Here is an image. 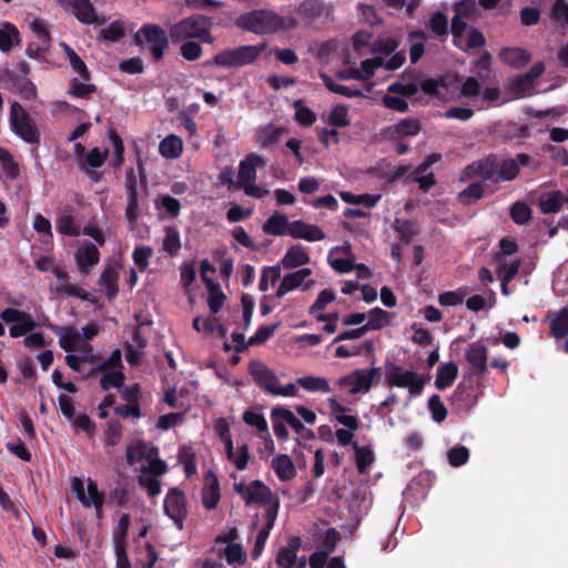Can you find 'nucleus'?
Listing matches in <instances>:
<instances>
[{
  "mask_svg": "<svg viewBox=\"0 0 568 568\" xmlns=\"http://www.w3.org/2000/svg\"><path fill=\"white\" fill-rule=\"evenodd\" d=\"M266 44H245L235 48H229L217 52L211 60L205 62V65L220 67L225 69H239L245 65L253 64L262 52L265 50Z\"/></svg>",
  "mask_w": 568,
  "mask_h": 568,
  "instance_id": "nucleus-1",
  "label": "nucleus"
},
{
  "mask_svg": "<svg viewBox=\"0 0 568 568\" xmlns=\"http://www.w3.org/2000/svg\"><path fill=\"white\" fill-rule=\"evenodd\" d=\"M284 18L271 10H253L242 14L239 19V26L256 34L274 33L284 28Z\"/></svg>",
  "mask_w": 568,
  "mask_h": 568,
  "instance_id": "nucleus-2",
  "label": "nucleus"
},
{
  "mask_svg": "<svg viewBox=\"0 0 568 568\" xmlns=\"http://www.w3.org/2000/svg\"><path fill=\"white\" fill-rule=\"evenodd\" d=\"M133 41L139 47H146L155 62L164 58L169 47V37L165 30L154 23H144L133 34Z\"/></svg>",
  "mask_w": 568,
  "mask_h": 568,
  "instance_id": "nucleus-3",
  "label": "nucleus"
},
{
  "mask_svg": "<svg viewBox=\"0 0 568 568\" xmlns=\"http://www.w3.org/2000/svg\"><path fill=\"white\" fill-rule=\"evenodd\" d=\"M9 121L11 130L29 144L40 143V131L36 121L26 111V109L17 101L10 105Z\"/></svg>",
  "mask_w": 568,
  "mask_h": 568,
  "instance_id": "nucleus-4",
  "label": "nucleus"
},
{
  "mask_svg": "<svg viewBox=\"0 0 568 568\" xmlns=\"http://www.w3.org/2000/svg\"><path fill=\"white\" fill-rule=\"evenodd\" d=\"M386 382L392 387L408 388L409 393L414 396L419 395L425 385L423 377L418 373L412 369L404 371L394 363L386 364Z\"/></svg>",
  "mask_w": 568,
  "mask_h": 568,
  "instance_id": "nucleus-5",
  "label": "nucleus"
},
{
  "mask_svg": "<svg viewBox=\"0 0 568 568\" xmlns=\"http://www.w3.org/2000/svg\"><path fill=\"white\" fill-rule=\"evenodd\" d=\"M0 318L6 324H11L9 334L12 338L27 335L37 327V323L30 313L13 307H7L0 313Z\"/></svg>",
  "mask_w": 568,
  "mask_h": 568,
  "instance_id": "nucleus-6",
  "label": "nucleus"
},
{
  "mask_svg": "<svg viewBox=\"0 0 568 568\" xmlns=\"http://www.w3.org/2000/svg\"><path fill=\"white\" fill-rule=\"evenodd\" d=\"M333 7L323 0H304L296 9L298 17L307 24L323 26L332 17Z\"/></svg>",
  "mask_w": 568,
  "mask_h": 568,
  "instance_id": "nucleus-7",
  "label": "nucleus"
},
{
  "mask_svg": "<svg viewBox=\"0 0 568 568\" xmlns=\"http://www.w3.org/2000/svg\"><path fill=\"white\" fill-rule=\"evenodd\" d=\"M379 374V368L372 367L369 369L358 368L351 374L342 376L337 384L341 387H348L352 395L367 393L373 385L374 378Z\"/></svg>",
  "mask_w": 568,
  "mask_h": 568,
  "instance_id": "nucleus-8",
  "label": "nucleus"
},
{
  "mask_svg": "<svg viewBox=\"0 0 568 568\" xmlns=\"http://www.w3.org/2000/svg\"><path fill=\"white\" fill-rule=\"evenodd\" d=\"M165 515L172 519L179 529H183V521L187 516L186 496L178 487L169 488L163 504Z\"/></svg>",
  "mask_w": 568,
  "mask_h": 568,
  "instance_id": "nucleus-9",
  "label": "nucleus"
},
{
  "mask_svg": "<svg viewBox=\"0 0 568 568\" xmlns=\"http://www.w3.org/2000/svg\"><path fill=\"white\" fill-rule=\"evenodd\" d=\"M209 18L204 16H192L176 22L170 28V37L173 42H184L189 39L201 37Z\"/></svg>",
  "mask_w": 568,
  "mask_h": 568,
  "instance_id": "nucleus-10",
  "label": "nucleus"
},
{
  "mask_svg": "<svg viewBox=\"0 0 568 568\" xmlns=\"http://www.w3.org/2000/svg\"><path fill=\"white\" fill-rule=\"evenodd\" d=\"M498 155L490 153L479 160L468 164L464 173L467 179H481L496 182L497 179Z\"/></svg>",
  "mask_w": 568,
  "mask_h": 568,
  "instance_id": "nucleus-11",
  "label": "nucleus"
},
{
  "mask_svg": "<svg viewBox=\"0 0 568 568\" xmlns=\"http://www.w3.org/2000/svg\"><path fill=\"white\" fill-rule=\"evenodd\" d=\"M125 191L128 204L125 207V219L130 223H135L140 216L138 178L133 168L125 171Z\"/></svg>",
  "mask_w": 568,
  "mask_h": 568,
  "instance_id": "nucleus-12",
  "label": "nucleus"
},
{
  "mask_svg": "<svg viewBox=\"0 0 568 568\" xmlns=\"http://www.w3.org/2000/svg\"><path fill=\"white\" fill-rule=\"evenodd\" d=\"M422 130L417 119H403L396 124L386 126L383 130L385 139L390 141L403 140L409 136H416Z\"/></svg>",
  "mask_w": 568,
  "mask_h": 568,
  "instance_id": "nucleus-13",
  "label": "nucleus"
},
{
  "mask_svg": "<svg viewBox=\"0 0 568 568\" xmlns=\"http://www.w3.org/2000/svg\"><path fill=\"white\" fill-rule=\"evenodd\" d=\"M250 373L260 388L274 395L280 381L266 365L260 362H253L250 367Z\"/></svg>",
  "mask_w": 568,
  "mask_h": 568,
  "instance_id": "nucleus-14",
  "label": "nucleus"
},
{
  "mask_svg": "<svg viewBox=\"0 0 568 568\" xmlns=\"http://www.w3.org/2000/svg\"><path fill=\"white\" fill-rule=\"evenodd\" d=\"M278 508H280L278 500H275L273 505L268 506L265 509V514H264L265 524L257 532L255 544L253 547V551H252V555L254 557H258L261 555V552L263 551L265 544L267 541V538L270 536V532L274 527V523H275L277 514H278Z\"/></svg>",
  "mask_w": 568,
  "mask_h": 568,
  "instance_id": "nucleus-15",
  "label": "nucleus"
},
{
  "mask_svg": "<svg viewBox=\"0 0 568 568\" xmlns=\"http://www.w3.org/2000/svg\"><path fill=\"white\" fill-rule=\"evenodd\" d=\"M465 357L471 367L473 375L480 376L486 372L488 348L481 342L470 344L466 351Z\"/></svg>",
  "mask_w": 568,
  "mask_h": 568,
  "instance_id": "nucleus-16",
  "label": "nucleus"
},
{
  "mask_svg": "<svg viewBox=\"0 0 568 568\" xmlns=\"http://www.w3.org/2000/svg\"><path fill=\"white\" fill-rule=\"evenodd\" d=\"M265 159L262 155L251 153L239 164V185L240 187L254 183L256 180V166H263Z\"/></svg>",
  "mask_w": 568,
  "mask_h": 568,
  "instance_id": "nucleus-17",
  "label": "nucleus"
},
{
  "mask_svg": "<svg viewBox=\"0 0 568 568\" xmlns=\"http://www.w3.org/2000/svg\"><path fill=\"white\" fill-rule=\"evenodd\" d=\"M288 234L294 239H302L308 242L322 241L325 239L323 230L304 221L297 220L290 224Z\"/></svg>",
  "mask_w": 568,
  "mask_h": 568,
  "instance_id": "nucleus-18",
  "label": "nucleus"
},
{
  "mask_svg": "<svg viewBox=\"0 0 568 568\" xmlns=\"http://www.w3.org/2000/svg\"><path fill=\"white\" fill-rule=\"evenodd\" d=\"M74 258L79 271L88 274L100 262V252L93 243L87 242L75 252Z\"/></svg>",
  "mask_w": 568,
  "mask_h": 568,
  "instance_id": "nucleus-19",
  "label": "nucleus"
},
{
  "mask_svg": "<svg viewBox=\"0 0 568 568\" xmlns=\"http://www.w3.org/2000/svg\"><path fill=\"white\" fill-rule=\"evenodd\" d=\"M220 484L217 477L212 470L205 475V483L202 489V503L204 508L211 510L216 508L220 501Z\"/></svg>",
  "mask_w": 568,
  "mask_h": 568,
  "instance_id": "nucleus-20",
  "label": "nucleus"
},
{
  "mask_svg": "<svg viewBox=\"0 0 568 568\" xmlns=\"http://www.w3.org/2000/svg\"><path fill=\"white\" fill-rule=\"evenodd\" d=\"M499 59L510 68L521 69L530 61L531 55L526 49L505 47L499 51Z\"/></svg>",
  "mask_w": 568,
  "mask_h": 568,
  "instance_id": "nucleus-21",
  "label": "nucleus"
},
{
  "mask_svg": "<svg viewBox=\"0 0 568 568\" xmlns=\"http://www.w3.org/2000/svg\"><path fill=\"white\" fill-rule=\"evenodd\" d=\"M273 493L262 480H253L250 484V489L247 496H245V504H260L266 506V508L274 503H272Z\"/></svg>",
  "mask_w": 568,
  "mask_h": 568,
  "instance_id": "nucleus-22",
  "label": "nucleus"
},
{
  "mask_svg": "<svg viewBox=\"0 0 568 568\" xmlns=\"http://www.w3.org/2000/svg\"><path fill=\"white\" fill-rule=\"evenodd\" d=\"M49 327L59 335V345L60 347L68 352L78 351V345L81 341V334L79 331L72 326L63 328L61 326L50 324Z\"/></svg>",
  "mask_w": 568,
  "mask_h": 568,
  "instance_id": "nucleus-23",
  "label": "nucleus"
},
{
  "mask_svg": "<svg viewBox=\"0 0 568 568\" xmlns=\"http://www.w3.org/2000/svg\"><path fill=\"white\" fill-rule=\"evenodd\" d=\"M72 13L84 24L99 22L97 11L90 0H68Z\"/></svg>",
  "mask_w": 568,
  "mask_h": 568,
  "instance_id": "nucleus-24",
  "label": "nucleus"
},
{
  "mask_svg": "<svg viewBox=\"0 0 568 568\" xmlns=\"http://www.w3.org/2000/svg\"><path fill=\"white\" fill-rule=\"evenodd\" d=\"M156 455H159L158 448L149 446L143 440H136L134 444L128 445L125 457L126 463L133 466L142 459H148Z\"/></svg>",
  "mask_w": 568,
  "mask_h": 568,
  "instance_id": "nucleus-25",
  "label": "nucleus"
},
{
  "mask_svg": "<svg viewBox=\"0 0 568 568\" xmlns=\"http://www.w3.org/2000/svg\"><path fill=\"white\" fill-rule=\"evenodd\" d=\"M545 322H549L550 332L555 338H564L568 335V307H562L557 313L549 312Z\"/></svg>",
  "mask_w": 568,
  "mask_h": 568,
  "instance_id": "nucleus-26",
  "label": "nucleus"
},
{
  "mask_svg": "<svg viewBox=\"0 0 568 568\" xmlns=\"http://www.w3.org/2000/svg\"><path fill=\"white\" fill-rule=\"evenodd\" d=\"M310 254L301 244L290 246L281 260V264L285 268H296L310 263Z\"/></svg>",
  "mask_w": 568,
  "mask_h": 568,
  "instance_id": "nucleus-27",
  "label": "nucleus"
},
{
  "mask_svg": "<svg viewBox=\"0 0 568 568\" xmlns=\"http://www.w3.org/2000/svg\"><path fill=\"white\" fill-rule=\"evenodd\" d=\"M272 468L282 481L292 480L296 476V469L292 458L286 454H280L272 460Z\"/></svg>",
  "mask_w": 568,
  "mask_h": 568,
  "instance_id": "nucleus-28",
  "label": "nucleus"
},
{
  "mask_svg": "<svg viewBox=\"0 0 568 568\" xmlns=\"http://www.w3.org/2000/svg\"><path fill=\"white\" fill-rule=\"evenodd\" d=\"M495 133L504 141H514L516 139H525L529 136V125H517L515 122L498 124Z\"/></svg>",
  "mask_w": 568,
  "mask_h": 568,
  "instance_id": "nucleus-29",
  "label": "nucleus"
},
{
  "mask_svg": "<svg viewBox=\"0 0 568 568\" xmlns=\"http://www.w3.org/2000/svg\"><path fill=\"white\" fill-rule=\"evenodd\" d=\"M313 284L314 280H308L304 283L295 272L288 273L284 275V277L282 278L275 296L277 298H282L288 292L296 290L300 286H303V291H308L313 286Z\"/></svg>",
  "mask_w": 568,
  "mask_h": 568,
  "instance_id": "nucleus-30",
  "label": "nucleus"
},
{
  "mask_svg": "<svg viewBox=\"0 0 568 568\" xmlns=\"http://www.w3.org/2000/svg\"><path fill=\"white\" fill-rule=\"evenodd\" d=\"M458 375V366L454 362H447L442 364L437 368L435 386L439 390H444L457 378Z\"/></svg>",
  "mask_w": 568,
  "mask_h": 568,
  "instance_id": "nucleus-31",
  "label": "nucleus"
},
{
  "mask_svg": "<svg viewBox=\"0 0 568 568\" xmlns=\"http://www.w3.org/2000/svg\"><path fill=\"white\" fill-rule=\"evenodd\" d=\"M302 545L300 537L290 539L288 545L282 548L276 557V564L281 568H292L296 560V554Z\"/></svg>",
  "mask_w": 568,
  "mask_h": 568,
  "instance_id": "nucleus-32",
  "label": "nucleus"
},
{
  "mask_svg": "<svg viewBox=\"0 0 568 568\" xmlns=\"http://www.w3.org/2000/svg\"><path fill=\"white\" fill-rule=\"evenodd\" d=\"M290 222L284 214L278 212L273 213L263 224L262 230L264 233L273 236H282L288 233Z\"/></svg>",
  "mask_w": 568,
  "mask_h": 568,
  "instance_id": "nucleus-33",
  "label": "nucleus"
},
{
  "mask_svg": "<svg viewBox=\"0 0 568 568\" xmlns=\"http://www.w3.org/2000/svg\"><path fill=\"white\" fill-rule=\"evenodd\" d=\"M520 172L517 161L513 158L500 159L498 156L496 183L515 180Z\"/></svg>",
  "mask_w": 568,
  "mask_h": 568,
  "instance_id": "nucleus-34",
  "label": "nucleus"
},
{
  "mask_svg": "<svg viewBox=\"0 0 568 568\" xmlns=\"http://www.w3.org/2000/svg\"><path fill=\"white\" fill-rule=\"evenodd\" d=\"M159 151L166 159H178L183 151L182 139L174 134L168 135L160 142Z\"/></svg>",
  "mask_w": 568,
  "mask_h": 568,
  "instance_id": "nucleus-35",
  "label": "nucleus"
},
{
  "mask_svg": "<svg viewBox=\"0 0 568 568\" xmlns=\"http://www.w3.org/2000/svg\"><path fill=\"white\" fill-rule=\"evenodd\" d=\"M118 272L114 266H108L103 270L99 278V285L105 287V295L109 300L114 298L118 295Z\"/></svg>",
  "mask_w": 568,
  "mask_h": 568,
  "instance_id": "nucleus-36",
  "label": "nucleus"
},
{
  "mask_svg": "<svg viewBox=\"0 0 568 568\" xmlns=\"http://www.w3.org/2000/svg\"><path fill=\"white\" fill-rule=\"evenodd\" d=\"M320 78L322 79V81L325 84V87L327 88V90L333 93H337V94H341L346 98H363V97H365L364 93L359 89L338 84L328 74H326L324 72L320 73Z\"/></svg>",
  "mask_w": 568,
  "mask_h": 568,
  "instance_id": "nucleus-37",
  "label": "nucleus"
},
{
  "mask_svg": "<svg viewBox=\"0 0 568 568\" xmlns=\"http://www.w3.org/2000/svg\"><path fill=\"white\" fill-rule=\"evenodd\" d=\"M109 158V150L105 149L104 151H101L99 148H93L90 151H88L84 156H82V160H80V163L78 164L79 170H84L90 168H101L106 159Z\"/></svg>",
  "mask_w": 568,
  "mask_h": 568,
  "instance_id": "nucleus-38",
  "label": "nucleus"
},
{
  "mask_svg": "<svg viewBox=\"0 0 568 568\" xmlns=\"http://www.w3.org/2000/svg\"><path fill=\"white\" fill-rule=\"evenodd\" d=\"M20 42V32L18 28L10 23L6 22L0 29V50L2 52H9L14 43Z\"/></svg>",
  "mask_w": 568,
  "mask_h": 568,
  "instance_id": "nucleus-39",
  "label": "nucleus"
},
{
  "mask_svg": "<svg viewBox=\"0 0 568 568\" xmlns=\"http://www.w3.org/2000/svg\"><path fill=\"white\" fill-rule=\"evenodd\" d=\"M297 385L307 392L329 393L331 387L325 377L307 375L296 379Z\"/></svg>",
  "mask_w": 568,
  "mask_h": 568,
  "instance_id": "nucleus-40",
  "label": "nucleus"
},
{
  "mask_svg": "<svg viewBox=\"0 0 568 568\" xmlns=\"http://www.w3.org/2000/svg\"><path fill=\"white\" fill-rule=\"evenodd\" d=\"M366 318H368L367 323L364 324L368 332L381 329L384 326L388 325L390 314L387 311H384L381 307H374L366 313Z\"/></svg>",
  "mask_w": 568,
  "mask_h": 568,
  "instance_id": "nucleus-41",
  "label": "nucleus"
},
{
  "mask_svg": "<svg viewBox=\"0 0 568 568\" xmlns=\"http://www.w3.org/2000/svg\"><path fill=\"white\" fill-rule=\"evenodd\" d=\"M131 524V515L122 514L113 530L114 549L126 548L128 531Z\"/></svg>",
  "mask_w": 568,
  "mask_h": 568,
  "instance_id": "nucleus-42",
  "label": "nucleus"
},
{
  "mask_svg": "<svg viewBox=\"0 0 568 568\" xmlns=\"http://www.w3.org/2000/svg\"><path fill=\"white\" fill-rule=\"evenodd\" d=\"M565 201V195L561 191H555L541 199L539 206L544 214L557 213L561 210Z\"/></svg>",
  "mask_w": 568,
  "mask_h": 568,
  "instance_id": "nucleus-43",
  "label": "nucleus"
},
{
  "mask_svg": "<svg viewBox=\"0 0 568 568\" xmlns=\"http://www.w3.org/2000/svg\"><path fill=\"white\" fill-rule=\"evenodd\" d=\"M353 448L357 470L359 474H365L375 460L374 454L371 449L358 446L357 443H353Z\"/></svg>",
  "mask_w": 568,
  "mask_h": 568,
  "instance_id": "nucleus-44",
  "label": "nucleus"
},
{
  "mask_svg": "<svg viewBox=\"0 0 568 568\" xmlns=\"http://www.w3.org/2000/svg\"><path fill=\"white\" fill-rule=\"evenodd\" d=\"M57 230L59 233L71 237L80 235V225L71 214H62L57 219Z\"/></svg>",
  "mask_w": 568,
  "mask_h": 568,
  "instance_id": "nucleus-45",
  "label": "nucleus"
},
{
  "mask_svg": "<svg viewBox=\"0 0 568 568\" xmlns=\"http://www.w3.org/2000/svg\"><path fill=\"white\" fill-rule=\"evenodd\" d=\"M484 196V186L480 182L469 184L458 193V201L464 205H470Z\"/></svg>",
  "mask_w": 568,
  "mask_h": 568,
  "instance_id": "nucleus-46",
  "label": "nucleus"
},
{
  "mask_svg": "<svg viewBox=\"0 0 568 568\" xmlns=\"http://www.w3.org/2000/svg\"><path fill=\"white\" fill-rule=\"evenodd\" d=\"M125 36V29L122 21H113L106 28L99 32V39L106 42H118Z\"/></svg>",
  "mask_w": 568,
  "mask_h": 568,
  "instance_id": "nucleus-47",
  "label": "nucleus"
},
{
  "mask_svg": "<svg viewBox=\"0 0 568 568\" xmlns=\"http://www.w3.org/2000/svg\"><path fill=\"white\" fill-rule=\"evenodd\" d=\"M125 375L121 369L106 371L100 378V386L103 390H109L111 387L120 388L123 386Z\"/></svg>",
  "mask_w": 568,
  "mask_h": 568,
  "instance_id": "nucleus-48",
  "label": "nucleus"
},
{
  "mask_svg": "<svg viewBox=\"0 0 568 568\" xmlns=\"http://www.w3.org/2000/svg\"><path fill=\"white\" fill-rule=\"evenodd\" d=\"M179 462L184 467L186 478L192 477L196 473L195 454L191 447L182 446L179 449Z\"/></svg>",
  "mask_w": 568,
  "mask_h": 568,
  "instance_id": "nucleus-49",
  "label": "nucleus"
},
{
  "mask_svg": "<svg viewBox=\"0 0 568 568\" xmlns=\"http://www.w3.org/2000/svg\"><path fill=\"white\" fill-rule=\"evenodd\" d=\"M486 44V38L481 31L476 28H470L466 38V42L459 41V45H456L464 52L471 49L483 48Z\"/></svg>",
  "mask_w": 568,
  "mask_h": 568,
  "instance_id": "nucleus-50",
  "label": "nucleus"
},
{
  "mask_svg": "<svg viewBox=\"0 0 568 568\" xmlns=\"http://www.w3.org/2000/svg\"><path fill=\"white\" fill-rule=\"evenodd\" d=\"M181 248L180 233L174 226L165 227V237L163 240V250L174 256Z\"/></svg>",
  "mask_w": 568,
  "mask_h": 568,
  "instance_id": "nucleus-51",
  "label": "nucleus"
},
{
  "mask_svg": "<svg viewBox=\"0 0 568 568\" xmlns=\"http://www.w3.org/2000/svg\"><path fill=\"white\" fill-rule=\"evenodd\" d=\"M328 123L334 128H346L351 124L348 108L344 104L335 105L328 114Z\"/></svg>",
  "mask_w": 568,
  "mask_h": 568,
  "instance_id": "nucleus-52",
  "label": "nucleus"
},
{
  "mask_svg": "<svg viewBox=\"0 0 568 568\" xmlns=\"http://www.w3.org/2000/svg\"><path fill=\"white\" fill-rule=\"evenodd\" d=\"M0 163L6 175L10 180H16L20 174L19 165L14 162L11 153L0 146Z\"/></svg>",
  "mask_w": 568,
  "mask_h": 568,
  "instance_id": "nucleus-53",
  "label": "nucleus"
},
{
  "mask_svg": "<svg viewBox=\"0 0 568 568\" xmlns=\"http://www.w3.org/2000/svg\"><path fill=\"white\" fill-rule=\"evenodd\" d=\"M510 217L516 224L524 225L531 219V209L525 202H515L510 207Z\"/></svg>",
  "mask_w": 568,
  "mask_h": 568,
  "instance_id": "nucleus-54",
  "label": "nucleus"
},
{
  "mask_svg": "<svg viewBox=\"0 0 568 568\" xmlns=\"http://www.w3.org/2000/svg\"><path fill=\"white\" fill-rule=\"evenodd\" d=\"M97 91H98V87L95 84L83 83V82L79 81L78 79H73L71 81L70 88L68 90V94L75 97V98L87 99L92 93H95Z\"/></svg>",
  "mask_w": 568,
  "mask_h": 568,
  "instance_id": "nucleus-55",
  "label": "nucleus"
},
{
  "mask_svg": "<svg viewBox=\"0 0 568 568\" xmlns=\"http://www.w3.org/2000/svg\"><path fill=\"white\" fill-rule=\"evenodd\" d=\"M281 277V267L278 265L274 266H265L262 270L258 290L261 292H266L268 290V282L274 285Z\"/></svg>",
  "mask_w": 568,
  "mask_h": 568,
  "instance_id": "nucleus-56",
  "label": "nucleus"
},
{
  "mask_svg": "<svg viewBox=\"0 0 568 568\" xmlns=\"http://www.w3.org/2000/svg\"><path fill=\"white\" fill-rule=\"evenodd\" d=\"M13 84L23 99L34 100L37 98V87L28 77H16Z\"/></svg>",
  "mask_w": 568,
  "mask_h": 568,
  "instance_id": "nucleus-57",
  "label": "nucleus"
},
{
  "mask_svg": "<svg viewBox=\"0 0 568 568\" xmlns=\"http://www.w3.org/2000/svg\"><path fill=\"white\" fill-rule=\"evenodd\" d=\"M428 409L430 412L432 418L436 423H442L447 417V409L443 404L439 395L434 394L428 399Z\"/></svg>",
  "mask_w": 568,
  "mask_h": 568,
  "instance_id": "nucleus-58",
  "label": "nucleus"
},
{
  "mask_svg": "<svg viewBox=\"0 0 568 568\" xmlns=\"http://www.w3.org/2000/svg\"><path fill=\"white\" fill-rule=\"evenodd\" d=\"M109 139L114 151V159L111 164L113 168H118L124 162V145L121 136L114 130L109 131Z\"/></svg>",
  "mask_w": 568,
  "mask_h": 568,
  "instance_id": "nucleus-59",
  "label": "nucleus"
},
{
  "mask_svg": "<svg viewBox=\"0 0 568 568\" xmlns=\"http://www.w3.org/2000/svg\"><path fill=\"white\" fill-rule=\"evenodd\" d=\"M295 120L304 126H310L316 121V114L302 104V101L295 102Z\"/></svg>",
  "mask_w": 568,
  "mask_h": 568,
  "instance_id": "nucleus-60",
  "label": "nucleus"
},
{
  "mask_svg": "<svg viewBox=\"0 0 568 568\" xmlns=\"http://www.w3.org/2000/svg\"><path fill=\"white\" fill-rule=\"evenodd\" d=\"M223 556L229 565H242L246 559V556L240 544H229L224 549Z\"/></svg>",
  "mask_w": 568,
  "mask_h": 568,
  "instance_id": "nucleus-61",
  "label": "nucleus"
},
{
  "mask_svg": "<svg viewBox=\"0 0 568 568\" xmlns=\"http://www.w3.org/2000/svg\"><path fill=\"white\" fill-rule=\"evenodd\" d=\"M429 27L433 33L438 37L447 36L448 33V21L442 11H436L432 16L429 20Z\"/></svg>",
  "mask_w": 568,
  "mask_h": 568,
  "instance_id": "nucleus-62",
  "label": "nucleus"
},
{
  "mask_svg": "<svg viewBox=\"0 0 568 568\" xmlns=\"http://www.w3.org/2000/svg\"><path fill=\"white\" fill-rule=\"evenodd\" d=\"M105 445L116 446L122 438V425L118 420H111L106 424V430L104 434Z\"/></svg>",
  "mask_w": 568,
  "mask_h": 568,
  "instance_id": "nucleus-63",
  "label": "nucleus"
},
{
  "mask_svg": "<svg viewBox=\"0 0 568 568\" xmlns=\"http://www.w3.org/2000/svg\"><path fill=\"white\" fill-rule=\"evenodd\" d=\"M550 18L556 22L568 24V3L565 0H555L551 6Z\"/></svg>",
  "mask_w": 568,
  "mask_h": 568,
  "instance_id": "nucleus-64",
  "label": "nucleus"
}]
</instances>
